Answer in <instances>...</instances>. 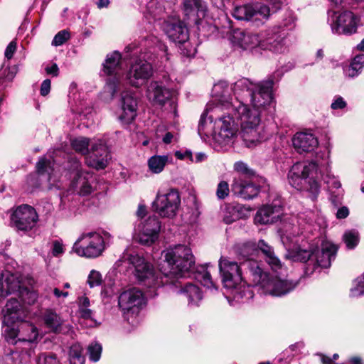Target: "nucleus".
I'll use <instances>...</instances> for the list:
<instances>
[{
	"mask_svg": "<svg viewBox=\"0 0 364 364\" xmlns=\"http://www.w3.org/2000/svg\"><path fill=\"white\" fill-rule=\"evenodd\" d=\"M227 114L220 117L215 122L213 139L223 146L233 143L237 136L238 124L241 127V137L245 146L252 148L259 144L264 136L261 127L262 112L235 97L232 103L228 105Z\"/></svg>",
	"mask_w": 364,
	"mask_h": 364,
	"instance_id": "obj_1",
	"label": "nucleus"
},
{
	"mask_svg": "<svg viewBox=\"0 0 364 364\" xmlns=\"http://www.w3.org/2000/svg\"><path fill=\"white\" fill-rule=\"evenodd\" d=\"M164 260L159 270L166 283L175 284V281L184 278L194 269L195 257L190 247L178 245L163 252Z\"/></svg>",
	"mask_w": 364,
	"mask_h": 364,
	"instance_id": "obj_2",
	"label": "nucleus"
},
{
	"mask_svg": "<svg viewBox=\"0 0 364 364\" xmlns=\"http://www.w3.org/2000/svg\"><path fill=\"white\" fill-rule=\"evenodd\" d=\"M255 261L247 259L240 264L227 257H220L219 270L224 287L229 291L230 296L237 302H245L253 298L250 287L243 281L242 272L250 274L249 269L245 266L247 262Z\"/></svg>",
	"mask_w": 364,
	"mask_h": 364,
	"instance_id": "obj_3",
	"label": "nucleus"
},
{
	"mask_svg": "<svg viewBox=\"0 0 364 364\" xmlns=\"http://www.w3.org/2000/svg\"><path fill=\"white\" fill-rule=\"evenodd\" d=\"M274 83L272 77L259 83H254L247 78H242L235 82L231 90L234 92L235 98L245 103L250 102L252 107L262 112L274 104L272 97Z\"/></svg>",
	"mask_w": 364,
	"mask_h": 364,
	"instance_id": "obj_4",
	"label": "nucleus"
},
{
	"mask_svg": "<svg viewBox=\"0 0 364 364\" xmlns=\"http://www.w3.org/2000/svg\"><path fill=\"white\" fill-rule=\"evenodd\" d=\"M287 239V236L282 235L281 237L282 242L287 249L285 257L292 262H306L309 261L314 266L313 270L317 267H329L331 261L336 257L337 247L330 242H323L320 250L314 245L305 247L296 245L291 248L286 243Z\"/></svg>",
	"mask_w": 364,
	"mask_h": 364,
	"instance_id": "obj_5",
	"label": "nucleus"
},
{
	"mask_svg": "<svg viewBox=\"0 0 364 364\" xmlns=\"http://www.w3.org/2000/svg\"><path fill=\"white\" fill-rule=\"evenodd\" d=\"M245 266L249 269L250 277L254 285L258 287L264 294L285 296L298 285L297 281L282 278L277 274L270 275L262 269L257 261L247 262Z\"/></svg>",
	"mask_w": 364,
	"mask_h": 364,
	"instance_id": "obj_6",
	"label": "nucleus"
},
{
	"mask_svg": "<svg viewBox=\"0 0 364 364\" xmlns=\"http://www.w3.org/2000/svg\"><path fill=\"white\" fill-rule=\"evenodd\" d=\"M321 165L315 161L299 162L294 164L288 173V180L291 186L299 191L309 193L310 197L315 200L319 192Z\"/></svg>",
	"mask_w": 364,
	"mask_h": 364,
	"instance_id": "obj_7",
	"label": "nucleus"
},
{
	"mask_svg": "<svg viewBox=\"0 0 364 364\" xmlns=\"http://www.w3.org/2000/svg\"><path fill=\"white\" fill-rule=\"evenodd\" d=\"M123 259L133 265L136 279L143 285L150 289L149 294L151 296L157 294L155 292L156 288L167 284L161 272L156 274L153 266L138 255L124 254Z\"/></svg>",
	"mask_w": 364,
	"mask_h": 364,
	"instance_id": "obj_8",
	"label": "nucleus"
},
{
	"mask_svg": "<svg viewBox=\"0 0 364 364\" xmlns=\"http://www.w3.org/2000/svg\"><path fill=\"white\" fill-rule=\"evenodd\" d=\"M11 294H16L23 303L29 305L33 304L38 299L36 292L21 286L16 275L8 271L3 272L0 277V296L5 297Z\"/></svg>",
	"mask_w": 364,
	"mask_h": 364,
	"instance_id": "obj_9",
	"label": "nucleus"
},
{
	"mask_svg": "<svg viewBox=\"0 0 364 364\" xmlns=\"http://www.w3.org/2000/svg\"><path fill=\"white\" fill-rule=\"evenodd\" d=\"M181 205L179 192L174 188L160 190L153 202L154 211L163 218H173Z\"/></svg>",
	"mask_w": 364,
	"mask_h": 364,
	"instance_id": "obj_10",
	"label": "nucleus"
},
{
	"mask_svg": "<svg viewBox=\"0 0 364 364\" xmlns=\"http://www.w3.org/2000/svg\"><path fill=\"white\" fill-rule=\"evenodd\" d=\"M105 249L103 237L97 232L82 234L74 243L73 252L87 258L97 257Z\"/></svg>",
	"mask_w": 364,
	"mask_h": 364,
	"instance_id": "obj_11",
	"label": "nucleus"
},
{
	"mask_svg": "<svg viewBox=\"0 0 364 364\" xmlns=\"http://www.w3.org/2000/svg\"><path fill=\"white\" fill-rule=\"evenodd\" d=\"M328 23L331 26L332 33L351 35L356 32L360 19L353 12L349 11L341 13L328 11Z\"/></svg>",
	"mask_w": 364,
	"mask_h": 364,
	"instance_id": "obj_12",
	"label": "nucleus"
},
{
	"mask_svg": "<svg viewBox=\"0 0 364 364\" xmlns=\"http://www.w3.org/2000/svg\"><path fill=\"white\" fill-rule=\"evenodd\" d=\"M287 33L282 26H275L261 31V50L283 53L287 49Z\"/></svg>",
	"mask_w": 364,
	"mask_h": 364,
	"instance_id": "obj_13",
	"label": "nucleus"
},
{
	"mask_svg": "<svg viewBox=\"0 0 364 364\" xmlns=\"http://www.w3.org/2000/svg\"><path fill=\"white\" fill-rule=\"evenodd\" d=\"M10 225L18 231L28 232L37 224L38 215L36 210L28 205H21L13 210Z\"/></svg>",
	"mask_w": 364,
	"mask_h": 364,
	"instance_id": "obj_14",
	"label": "nucleus"
},
{
	"mask_svg": "<svg viewBox=\"0 0 364 364\" xmlns=\"http://www.w3.org/2000/svg\"><path fill=\"white\" fill-rule=\"evenodd\" d=\"M6 339L13 344L18 343H26L28 344L36 342L39 336L38 328L29 322H23L18 328L11 326H6L3 330Z\"/></svg>",
	"mask_w": 364,
	"mask_h": 364,
	"instance_id": "obj_15",
	"label": "nucleus"
},
{
	"mask_svg": "<svg viewBox=\"0 0 364 364\" xmlns=\"http://www.w3.org/2000/svg\"><path fill=\"white\" fill-rule=\"evenodd\" d=\"M173 91L166 87L162 82H151L147 87L146 96L154 105L164 106L168 103L169 108H166L168 112H173L176 116V102L172 98Z\"/></svg>",
	"mask_w": 364,
	"mask_h": 364,
	"instance_id": "obj_16",
	"label": "nucleus"
},
{
	"mask_svg": "<svg viewBox=\"0 0 364 364\" xmlns=\"http://www.w3.org/2000/svg\"><path fill=\"white\" fill-rule=\"evenodd\" d=\"M270 16L269 8L263 4L242 5L236 6L232 11V16L237 20L252 21L264 23Z\"/></svg>",
	"mask_w": 364,
	"mask_h": 364,
	"instance_id": "obj_17",
	"label": "nucleus"
},
{
	"mask_svg": "<svg viewBox=\"0 0 364 364\" xmlns=\"http://www.w3.org/2000/svg\"><path fill=\"white\" fill-rule=\"evenodd\" d=\"M72 171L74 174L71 182V186L81 196H87L95 189V176L81 169V164L75 159L72 162Z\"/></svg>",
	"mask_w": 364,
	"mask_h": 364,
	"instance_id": "obj_18",
	"label": "nucleus"
},
{
	"mask_svg": "<svg viewBox=\"0 0 364 364\" xmlns=\"http://www.w3.org/2000/svg\"><path fill=\"white\" fill-rule=\"evenodd\" d=\"M119 306L124 315H137L145 305V298L142 291L136 288L123 291L119 296Z\"/></svg>",
	"mask_w": 364,
	"mask_h": 364,
	"instance_id": "obj_19",
	"label": "nucleus"
},
{
	"mask_svg": "<svg viewBox=\"0 0 364 364\" xmlns=\"http://www.w3.org/2000/svg\"><path fill=\"white\" fill-rule=\"evenodd\" d=\"M122 55L118 51H114L107 55L105 63L103 64V72L107 75H113L107 81L105 87L110 98H113L117 92L119 78L117 77L118 71L120 70V60Z\"/></svg>",
	"mask_w": 364,
	"mask_h": 364,
	"instance_id": "obj_20",
	"label": "nucleus"
},
{
	"mask_svg": "<svg viewBox=\"0 0 364 364\" xmlns=\"http://www.w3.org/2000/svg\"><path fill=\"white\" fill-rule=\"evenodd\" d=\"M161 223L156 216H150L141 221L136 227V239L143 245L150 246L159 238Z\"/></svg>",
	"mask_w": 364,
	"mask_h": 364,
	"instance_id": "obj_21",
	"label": "nucleus"
},
{
	"mask_svg": "<svg viewBox=\"0 0 364 364\" xmlns=\"http://www.w3.org/2000/svg\"><path fill=\"white\" fill-rule=\"evenodd\" d=\"M153 74L151 65L145 60H137L130 66L126 75L127 82L139 87L146 82Z\"/></svg>",
	"mask_w": 364,
	"mask_h": 364,
	"instance_id": "obj_22",
	"label": "nucleus"
},
{
	"mask_svg": "<svg viewBox=\"0 0 364 364\" xmlns=\"http://www.w3.org/2000/svg\"><path fill=\"white\" fill-rule=\"evenodd\" d=\"M109 156L105 144L101 140H97L91 144V149L87 154L85 161L90 167L103 169L107 166Z\"/></svg>",
	"mask_w": 364,
	"mask_h": 364,
	"instance_id": "obj_23",
	"label": "nucleus"
},
{
	"mask_svg": "<svg viewBox=\"0 0 364 364\" xmlns=\"http://www.w3.org/2000/svg\"><path fill=\"white\" fill-rule=\"evenodd\" d=\"M232 41L235 46L242 50H261V31L259 33H252L237 29L234 31Z\"/></svg>",
	"mask_w": 364,
	"mask_h": 364,
	"instance_id": "obj_24",
	"label": "nucleus"
},
{
	"mask_svg": "<svg viewBox=\"0 0 364 364\" xmlns=\"http://www.w3.org/2000/svg\"><path fill=\"white\" fill-rule=\"evenodd\" d=\"M231 187L235 195L245 200L253 199L260 191L259 186L242 176L234 179Z\"/></svg>",
	"mask_w": 364,
	"mask_h": 364,
	"instance_id": "obj_25",
	"label": "nucleus"
},
{
	"mask_svg": "<svg viewBox=\"0 0 364 364\" xmlns=\"http://www.w3.org/2000/svg\"><path fill=\"white\" fill-rule=\"evenodd\" d=\"M3 313V328L15 325L16 322L22 321L24 312L20 302L15 298L10 299L6 303Z\"/></svg>",
	"mask_w": 364,
	"mask_h": 364,
	"instance_id": "obj_26",
	"label": "nucleus"
},
{
	"mask_svg": "<svg viewBox=\"0 0 364 364\" xmlns=\"http://www.w3.org/2000/svg\"><path fill=\"white\" fill-rule=\"evenodd\" d=\"M121 106L122 112L119 119L124 124L131 123L136 116L137 100L134 94L130 91H125L121 95Z\"/></svg>",
	"mask_w": 364,
	"mask_h": 364,
	"instance_id": "obj_27",
	"label": "nucleus"
},
{
	"mask_svg": "<svg viewBox=\"0 0 364 364\" xmlns=\"http://www.w3.org/2000/svg\"><path fill=\"white\" fill-rule=\"evenodd\" d=\"M163 30L168 38L175 43H184L188 40L189 35L187 28L184 24L176 20L165 21Z\"/></svg>",
	"mask_w": 364,
	"mask_h": 364,
	"instance_id": "obj_28",
	"label": "nucleus"
},
{
	"mask_svg": "<svg viewBox=\"0 0 364 364\" xmlns=\"http://www.w3.org/2000/svg\"><path fill=\"white\" fill-rule=\"evenodd\" d=\"M282 214V206L279 204H271L262 206L255 215L256 224L267 225L276 223Z\"/></svg>",
	"mask_w": 364,
	"mask_h": 364,
	"instance_id": "obj_29",
	"label": "nucleus"
},
{
	"mask_svg": "<svg viewBox=\"0 0 364 364\" xmlns=\"http://www.w3.org/2000/svg\"><path fill=\"white\" fill-rule=\"evenodd\" d=\"M44 324L54 333H68L72 326L64 323L62 317L52 309H46L42 315Z\"/></svg>",
	"mask_w": 364,
	"mask_h": 364,
	"instance_id": "obj_30",
	"label": "nucleus"
},
{
	"mask_svg": "<svg viewBox=\"0 0 364 364\" xmlns=\"http://www.w3.org/2000/svg\"><path fill=\"white\" fill-rule=\"evenodd\" d=\"M292 142L294 147L300 153L312 151L318 144L317 139L312 134L305 132L296 133Z\"/></svg>",
	"mask_w": 364,
	"mask_h": 364,
	"instance_id": "obj_31",
	"label": "nucleus"
},
{
	"mask_svg": "<svg viewBox=\"0 0 364 364\" xmlns=\"http://www.w3.org/2000/svg\"><path fill=\"white\" fill-rule=\"evenodd\" d=\"M171 284L173 285L176 289L180 287V289L176 291V293L184 294L188 298L189 305L197 306L203 298L199 287L193 284L187 283L182 286L181 282L178 280L175 281V284Z\"/></svg>",
	"mask_w": 364,
	"mask_h": 364,
	"instance_id": "obj_32",
	"label": "nucleus"
},
{
	"mask_svg": "<svg viewBox=\"0 0 364 364\" xmlns=\"http://www.w3.org/2000/svg\"><path fill=\"white\" fill-rule=\"evenodd\" d=\"M213 95L216 100L221 104L223 109L228 112V105L235 100V94L233 93V97L230 96L228 83L225 81H220L215 84L213 88ZM225 114H227V113Z\"/></svg>",
	"mask_w": 364,
	"mask_h": 364,
	"instance_id": "obj_33",
	"label": "nucleus"
},
{
	"mask_svg": "<svg viewBox=\"0 0 364 364\" xmlns=\"http://www.w3.org/2000/svg\"><path fill=\"white\" fill-rule=\"evenodd\" d=\"M168 2L166 0H149L146 6V16L154 19H160L166 13Z\"/></svg>",
	"mask_w": 364,
	"mask_h": 364,
	"instance_id": "obj_34",
	"label": "nucleus"
},
{
	"mask_svg": "<svg viewBox=\"0 0 364 364\" xmlns=\"http://www.w3.org/2000/svg\"><path fill=\"white\" fill-rule=\"evenodd\" d=\"M258 248L265 256V260L271 267L273 271L277 269H282V263L279 259L274 255V252L272 247L268 245L263 240L258 242Z\"/></svg>",
	"mask_w": 364,
	"mask_h": 364,
	"instance_id": "obj_35",
	"label": "nucleus"
},
{
	"mask_svg": "<svg viewBox=\"0 0 364 364\" xmlns=\"http://www.w3.org/2000/svg\"><path fill=\"white\" fill-rule=\"evenodd\" d=\"M364 67V54L356 55L350 65L344 70L345 75L349 77L357 76Z\"/></svg>",
	"mask_w": 364,
	"mask_h": 364,
	"instance_id": "obj_36",
	"label": "nucleus"
},
{
	"mask_svg": "<svg viewBox=\"0 0 364 364\" xmlns=\"http://www.w3.org/2000/svg\"><path fill=\"white\" fill-rule=\"evenodd\" d=\"M167 161V156L154 155L148 160V166L152 173H159L164 170Z\"/></svg>",
	"mask_w": 364,
	"mask_h": 364,
	"instance_id": "obj_37",
	"label": "nucleus"
},
{
	"mask_svg": "<svg viewBox=\"0 0 364 364\" xmlns=\"http://www.w3.org/2000/svg\"><path fill=\"white\" fill-rule=\"evenodd\" d=\"M82 346L75 343L71 346L69 351V361L70 364H83L84 356L82 354Z\"/></svg>",
	"mask_w": 364,
	"mask_h": 364,
	"instance_id": "obj_38",
	"label": "nucleus"
},
{
	"mask_svg": "<svg viewBox=\"0 0 364 364\" xmlns=\"http://www.w3.org/2000/svg\"><path fill=\"white\" fill-rule=\"evenodd\" d=\"M90 141L87 138L80 136L71 140V146L73 149L81 154L85 155L88 153V146Z\"/></svg>",
	"mask_w": 364,
	"mask_h": 364,
	"instance_id": "obj_39",
	"label": "nucleus"
},
{
	"mask_svg": "<svg viewBox=\"0 0 364 364\" xmlns=\"http://www.w3.org/2000/svg\"><path fill=\"white\" fill-rule=\"evenodd\" d=\"M196 279L206 288L217 289L216 284L212 280L210 274L204 267H203L202 272L197 273Z\"/></svg>",
	"mask_w": 364,
	"mask_h": 364,
	"instance_id": "obj_40",
	"label": "nucleus"
},
{
	"mask_svg": "<svg viewBox=\"0 0 364 364\" xmlns=\"http://www.w3.org/2000/svg\"><path fill=\"white\" fill-rule=\"evenodd\" d=\"M37 171L39 174L48 173V180H51L52 172L54 171V164L51 165L50 160L44 158L41 159L36 164Z\"/></svg>",
	"mask_w": 364,
	"mask_h": 364,
	"instance_id": "obj_41",
	"label": "nucleus"
},
{
	"mask_svg": "<svg viewBox=\"0 0 364 364\" xmlns=\"http://www.w3.org/2000/svg\"><path fill=\"white\" fill-rule=\"evenodd\" d=\"M203 10L201 0H184L183 11L186 16Z\"/></svg>",
	"mask_w": 364,
	"mask_h": 364,
	"instance_id": "obj_42",
	"label": "nucleus"
},
{
	"mask_svg": "<svg viewBox=\"0 0 364 364\" xmlns=\"http://www.w3.org/2000/svg\"><path fill=\"white\" fill-rule=\"evenodd\" d=\"M343 239L348 249H353L359 242V235L355 230H348L345 232Z\"/></svg>",
	"mask_w": 364,
	"mask_h": 364,
	"instance_id": "obj_43",
	"label": "nucleus"
},
{
	"mask_svg": "<svg viewBox=\"0 0 364 364\" xmlns=\"http://www.w3.org/2000/svg\"><path fill=\"white\" fill-rule=\"evenodd\" d=\"M364 294V276L358 277L353 282V286L350 289L351 297H358Z\"/></svg>",
	"mask_w": 364,
	"mask_h": 364,
	"instance_id": "obj_44",
	"label": "nucleus"
},
{
	"mask_svg": "<svg viewBox=\"0 0 364 364\" xmlns=\"http://www.w3.org/2000/svg\"><path fill=\"white\" fill-rule=\"evenodd\" d=\"M212 121H213V119L211 117H208V119H207L205 114H203L201 115V117H200V119L199 124H198V134L200 136H202V135L208 136L210 134H211V132L208 131L207 129V126L209 125L210 127V129H212L213 128L212 127Z\"/></svg>",
	"mask_w": 364,
	"mask_h": 364,
	"instance_id": "obj_45",
	"label": "nucleus"
},
{
	"mask_svg": "<svg viewBox=\"0 0 364 364\" xmlns=\"http://www.w3.org/2000/svg\"><path fill=\"white\" fill-rule=\"evenodd\" d=\"M239 218L240 215L238 206H228L226 208V212L223 218V220L225 223L231 224Z\"/></svg>",
	"mask_w": 364,
	"mask_h": 364,
	"instance_id": "obj_46",
	"label": "nucleus"
},
{
	"mask_svg": "<svg viewBox=\"0 0 364 364\" xmlns=\"http://www.w3.org/2000/svg\"><path fill=\"white\" fill-rule=\"evenodd\" d=\"M102 348L100 344L97 343H92L89 345L87 348V353L90 360L97 362L100 360Z\"/></svg>",
	"mask_w": 364,
	"mask_h": 364,
	"instance_id": "obj_47",
	"label": "nucleus"
},
{
	"mask_svg": "<svg viewBox=\"0 0 364 364\" xmlns=\"http://www.w3.org/2000/svg\"><path fill=\"white\" fill-rule=\"evenodd\" d=\"M180 45L179 48L181 53L186 57H193L196 53V48L190 42L186 41L184 43H178Z\"/></svg>",
	"mask_w": 364,
	"mask_h": 364,
	"instance_id": "obj_48",
	"label": "nucleus"
},
{
	"mask_svg": "<svg viewBox=\"0 0 364 364\" xmlns=\"http://www.w3.org/2000/svg\"><path fill=\"white\" fill-rule=\"evenodd\" d=\"M38 364H62L57 356L51 353H42L38 359Z\"/></svg>",
	"mask_w": 364,
	"mask_h": 364,
	"instance_id": "obj_49",
	"label": "nucleus"
},
{
	"mask_svg": "<svg viewBox=\"0 0 364 364\" xmlns=\"http://www.w3.org/2000/svg\"><path fill=\"white\" fill-rule=\"evenodd\" d=\"M70 33L68 31H60L54 36L52 45L54 46H61L70 38Z\"/></svg>",
	"mask_w": 364,
	"mask_h": 364,
	"instance_id": "obj_50",
	"label": "nucleus"
},
{
	"mask_svg": "<svg viewBox=\"0 0 364 364\" xmlns=\"http://www.w3.org/2000/svg\"><path fill=\"white\" fill-rule=\"evenodd\" d=\"M229 186L225 181H221L218 183L216 191V196L218 199H224L229 194Z\"/></svg>",
	"mask_w": 364,
	"mask_h": 364,
	"instance_id": "obj_51",
	"label": "nucleus"
},
{
	"mask_svg": "<svg viewBox=\"0 0 364 364\" xmlns=\"http://www.w3.org/2000/svg\"><path fill=\"white\" fill-rule=\"evenodd\" d=\"M87 282L90 287L100 285L102 282L100 273L97 271L92 270L88 276Z\"/></svg>",
	"mask_w": 364,
	"mask_h": 364,
	"instance_id": "obj_52",
	"label": "nucleus"
},
{
	"mask_svg": "<svg viewBox=\"0 0 364 364\" xmlns=\"http://www.w3.org/2000/svg\"><path fill=\"white\" fill-rule=\"evenodd\" d=\"M330 190H338V196H340L343 191L341 190V183L338 178L334 176H328L326 181Z\"/></svg>",
	"mask_w": 364,
	"mask_h": 364,
	"instance_id": "obj_53",
	"label": "nucleus"
},
{
	"mask_svg": "<svg viewBox=\"0 0 364 364\" xmlns=\"http://www.w3.org/2000/svg\"><path fill=\"white\" fill-rule=\"evenodd\" d=\"M64 252L63 245L59 240H55L53 242L52 254L53 256L57 257Z\"/></svg>",
	"mask_w": 364,
	"mask_h": 364,
	"instance_id": "obj_54",
	"label": "nucleus"
},
{
	"mask_svg": "<svg viewBox=\"0 0 364 364\" xmlns=\"http://www.w3.org/2000/svg\"><path fill=\"white\" fill-rule=\"evenodd\" d=\"M16 42L14 41H12L7 46V47L5 50V53H4L5 57L9 60L12 58L14 53L16 52Z\"/></svg>",
	"mask_w": 364,
	"mask_h": 364,
	"instance_id": "obj_55",
	"label": "nucleus"
},
{
	"mask_svg": "<svg viewBox=\"0 0 364 364\" xmlns=\"http://www.w3.org/2000/svg\"><path fill=\"white\" fill-rule=\"evenodd\" d=\"M235 170L243 174H248L250 173L247 165L242 161H237L234 165Z\"/></svg>",
	"mask_w": 364,
	"mask_h": 364,
	"instance_id": "obj_56",
	"label": "nucleus"
},
{
	"mask_svg": "<svg viewBox=\"0 0 364 364\" xmlns=\"http://www.w3.org/2000/svg\"><path fill=\"white\" fill-rule=\"evenodd\" d=\"M346 106V103L341 97H336L331 104L333 109H343Z\"/></svg>",
	"mask_w": 364,
	"mask_h": 364,
	"instance_id": "obj_57",
	"label": "nucleus"
},
{
	"mask_svg": "<svg viewBox=\"0 0 364 364\" xmlns=\"http://www.w3.org/2000/svg\"><path fill=\"white\" fill-rule=\"evenodd\" d=\"M50 80L49 79H46L43 81L41 86V94L43 96L47 95L50 90Z\"/></svg>",
	"mask_w": 364,
	"mask_h": 364,
	"instance_id": "obj_58",
	"label": "nucleus"
},
{
	"mask_svg": "<svg viewBox=\"0 0 364 364\" xmlns=\"http://www.w3.org/2000/svg\"><path fill=\"white\" fill-rule=\"evenodd\" d=\"M175 156L179 159H189L191 161H193L192 152L191 151H186L185 152L182 153L181 151H176L175 153Z\"/></svg>",
	"mask_w": 364,
	"mask_h": 364,
	"instance_id": "obj_59",
	"label": "nucleus"
},
{
	"mask_svg": "<svg viewBox=\"0 0 364 364\" xmlns=\"http://www.w3.org/2000/svg\"><path fill=\"white\" fill-rule=\"evenodd\" d=\"M80 316L83 318L88 319L92 318V311L87 308H79Z\"/></svg>",
	"mask_w": 364,
	"mask_h": 364,
	"instance_id": "obj_60",
	"label": "nucleus"
},
{
	"mask_svg": "<svg viewBox=\"0 0 364 364\" xmlns=\"http://www.w3.org/2000/svg\"><path fill=\"white\" fill-rule=\"evenodd\" d=\"M349 214V210L347 207H342L339 208L336 213V217L339 219L346 218Z\"/></svg>",
	"mask_w": 364,
	"mask_h": 364,
	"instance_id": "obj_61",
	"label": "nucleus"
},
{
	"mask_svg": "<svg viewBox=\"0 0 364 364\" xmlns=\"http://www.w3.org/2000/svg\"><path fill=\"white\" fill-rule=\"evenodd\" d=\"M46 72L48 75H52L53 76H57L58 75V67L56 64H53L50 67L46 68Z\"/></svg>",
	"mask_w": 364,
	"mask_h": 364,
	"instance_id": "obj_62",
	"label": "nucleus"
},
{
	"mask_svg": "<svg viewBox=\"0 0 364 364\" xmlns=\"http://www.w3.org/2000/svg\"><path fill=\"white\" fill-rule=\"evenodd\" d=\"M343 364H363L362 358L359 356H353L348 359L346 363Z\"/></svg>",
	"mask_w": 364,
	"mask_h": 364,
	"instance_id": "obj_63",
	"label": "nucleus"
},
{
	"mask_svg": "<svg viewBox=\"0 0 364 364\" xmlns=\"http://www.w3.org/2000/svg\"><path fill=\"white\" fill-rule=\"evenodd\" d=\"M146 213V208L144 205H139L136 215L139 218H143Z\"/></svg>",
	"mask_w": 364,
	"mask_h": 364,
	"instance_id": "obj_64",
	"label": "nucleus"
}]
</instances>
